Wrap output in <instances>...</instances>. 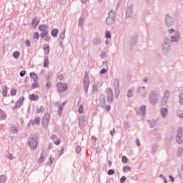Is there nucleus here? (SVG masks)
Returning <instances> with one entry per match:
<instances>
[{
	"label": "nucleus",
	"instance_id": "f257e3e1",
	"mask_svg": "<svg viewBox=\"0 0 183 183\" xmlns=\"http://www.w3.org/2000/svg\"><path fill=\"white\" fill-rule=\"evenodd\" d=\"M28 147H29L31 149H36L38 147V137L35 134H30L28 139Z\"/></svg>",
	"mask_w": 183,
	"mask_h": 183
},
{
	"label": "nucleus",
	"instance_id": "f03ea898",
	"mask_svg": "<svg viewBox=\"0 0 183 183\" xmlns=\"http://www.w3.org/2000/svg\"><path fill=\"white\" fill-rule=\"evenodd\" d=\"M116 15L117 14L114 10H110L108 13V16L106 18V25H114L117 19Z\"/></svg>",
	"mask_w": 183,
	"mask_h": 183
},
{
	"label": "nucleus",
	"instance_id": "7ed1b4c3",
	"mask_svg": "<svg viewBox=\"0 0 183 183\" xmlns=\"http://www.w3.org/2000/svg\"><path fill=\"white\" fill-rule=\"evenodd\" d=\"M83 86L85 94H88V89H89V76L88 71H85L83 79Z\"/></svg>",
	"mask_w": 183,
	"mask_h": 183
},
{
	"label": "nucleus",
	"instance_id": "20e7f679",
	"mask_svg": "<svg viewBox=\"0 0 183 183\" xmlns=\"http://www.w3.org/2000/svg\"><path fill=\"white\" fill-rule=\"evenodd\" d=\"M107 94V102L108 104H112L114 102V92H112V89L107 88L106 89Z\"/></svg>",
	"mask_w": 183,
	"mask_h": 183
},
{
	"label": "nucleus",
	"instance_id": "39448f33",
	"mask_svg": "<svg viewBox=\"0 0 183 183\" xmlns=\"http://www.w3.org/2000/svg\"><path fill=\"white\" fill-rule=\"evenodd\" d=\"M56 86L58 92H65L68 89V84L66 83H57Z\"/></svg>",
	"mask_w": 183,
	"mask_h": 183
},
{
	"label": "nucleus",
	"instance_id": "423d86ee",
	"mask_svg": "<svg viewBox=\"0 0 183 183\" xmlns=\"http://www.w3.org/2000/svg\"><path fill=\"white\" fill-rule=\"evenodd\" d=\"M65 32H66V30L64 29L63 31L59 34L58 42H59V46L60 48H64V39H65Z\"/></svg>",
	"mask_w": 183,
	"mask_h": 183
},
{
	"label": "nucleus",
	"instance_id": "0eeeda50",
	"mask_svg": "<svg viewBox=\"0 0 183 183\" xmlns=\"http://www.w3.org/2000/svg\"><path fill=\"white\" fill-rule=\"evenodd\" d=\"M41 124V118L40 117H36L34 119H30L27 127H29L30 125H39Z\"/></svg>",
	"mask_w": 183,
	"mask_h": 183
},
{
	"label": "nucleus",
	"instance_id": "6e6552de",
	"mask_svg": "<svg viewBox=\"0 0 183 183\" xmlns=\"http://www.w3.org/2000/svg\"><path fill=\"white\" fill-rule=\"evenodd\" d=\"M99 107L100 108H104L106 105V102H105V95L103 94H101L99 97Z\"/></svg>",
	"mask_w": 183,
	"mask_h": 183
},
{
	"label": "nucleus",
	"instance_id": "1a4fd4ad",
	"mask_svg": "<svg viewBox=\"0 0 183 183\" xmlns=\"http://www.w3.org/2000/svg\"><path fill=\"white\" fill-rule=\"evenodd\" d=\"M177 142L178 144H182V142H183V140H182V129H179L177 132Z\"/></svg>",
	"mask_w": 183,
	"mask_h": 183
},
{
	"label": "nucleus",
	"instance_id": "9d476101",
	"mask_svg": "<svg viewBox=\"0 0 183 183\" xmlns=\"http://www.w3.org/2000/svg\"><path fill=\"white\" fill-rule=\"evenodd\" d=\"M138 41V36H132L130 39V46H135Z\"/></svg>",
	"mask_w": 183,
	"mask_h": 183
},
{
	"label": "nucleus",
	"instance_id": "9b49d317",
	"mask_svg": "<svg viewBox=\"0 0 183 183\" xmlns=\"http://www.w3.org/2000/svg\"><path fill=\"white\" fill-rule=\"evenodd\" d=\"M131 15H132V6H129L126 10V18H131Z\"/></svg>",
	"mask_w": 183,
	"mask_h": 183
},
{
	"label": "nucleus",
	"instance_id": "f8f14e48",
	"mask_svg": "<svg viewBox=\"0 0 183 183\" xmlns=\"http://www.w3.org/2000/svg\"><path fill=\"white\" fill-rule=\"evenodd\" d=\"M39 30H40L41 32H46L48 31V26L46 24H41L39 26Z\"/></svg>",
	"mask_w": 183,
	"mask_h": 183
},
{
	"label": "nucleus",
	"instance_id": "ddd939ff",
	"mask_svg": "<svg viewBox=\"0 0 183 183\" xmlns=\"http://www.w3.org/2000/svg\"><path fill=\"white\" fill-rule=\"evenodd\" d=\"M30 78L33 79L34 82H38V74L35 72H31L29 74Z\"/></svg>",
	"mask_w": 183,
	"mask_h": 183
},
{
	"label": "nucleus",
	"instance_id": "4468645a",
	"mask_svg": "<svg viewBox=\"0 0 183 183\" xmlns=\"http://www.w3.org/2000/svg\"><path fill=\"white\" fill-rule=\"evenodd\" d=\"M29 99L30 101H38V99H39V96L35 95V94H31L29 95Z\"/></svg>",
	"mask_w": 183,
	"mask_h": 183
},
{
	"label": "nucleus",
	"instance_id": "2eb2a0df",
	"mask_svg": "<svg viewBox=\"0 0 183 183\" xmlns=\"http://www.w3.org/2000/svg\"><path fill=\"white\" fill-rule=\"evenodd\" d=\"M59 32V29H53L51 31V35L53 38H56L58 36V34Z\"/></svg>",
	"mask_w": 183,
	"mask_h": 183
},
{
	"label": "nucleus",
	"instance_id": "dca6fc26",
	"mask_svg": "<svg viewBox=\"0 0 183 183\" xmlns=\"http://www.w3.org/2000/svg\"><path fill=\"white\" fill-rule=\"evenodd\" d=\"M43 49H44V54H45L46 55L49 54V51H51V49H50V47H49V45H48V44H44V46H43Z\"/></svg>",
	"mask_w": 183,
	"mask_h": 183
},
{
	"label": "nucleus",
	"instance_id": "f3484780",
	"mask_svg": "<svg viewBox=\"0 0 183 183\" xmlns=\"http://www.w3.org/2000/svg\"><path fill=\"white\" fill-rule=\"evenodd\" d=\"M79 127H82L85 124V117L81 116L78 118Z\"/></svg>",
	"mask_w": 183,
	"mask_h": 183
},
{
	"label": "nucleus",
	"instance_id": "a211bd4d",
	"mask_svg": "<svg viewBox=\"0 0 183 183\" xmlns=\"http://www.w3.org/2000/svg\"><path fill=\"white\" fill-rule=\"evenodd\" d=\"M92 91L93 93L97 94L98 92V84L94 83L92 86Z\"/></svg>",
	"mask_w": 183,
	"mask_h": 183
},
{
	"label": "nucleus",
	"instance_id": "6ab92c4d",
	"mask_svg": "<svg viewBox=\"0 0 183 183\" xmlns=\"http://www.w3.org/2000/svg\"><path fill=\"white\" fill-rule=\"evenodd\" d=\"M93 45H99L101 44V38L96 37L92 40Z\"/></svg>",
	"mask_w": 183,
	"mask_h": 183
},
{
	"label": "nucleus",
	"instance_id": "aec40b11",
	"mask_svg": "<svg viewBox=\"0 0 183 183\" xmlns=\"http://www.w3.org/2000/svg\"><path fill=\"white\" fill-rule=\"evenodd\" d=\"M43 66L44 68H48V66H49V60L48 59V56H44V64H43Z\"/></svg>",
	"mask_w": 183,
	"mask_h": 183
},
{
	"label": "nucleus",
	"instance_id": "412c9836",
	"mask_svg": "<svg viewBox=\"0 0 183 183\" xmlns=\"http://www.w3.org/2000/svg\"><path fill=\"white\" fill-rule=\"evenodd\" d=\"M113 85L114 86V89H119V79H114Z\"/></svg>",
	"mask_w": 183,
	"mask_h": 183
},
{
	"label": "nucleus",
	"instance_id": "4be33fe9",
	"mask_svg": "<svg viewBox=\"0 0 183 183\" xmlns=\"http://www.w3.org/2000/svg\"><path fill=\"white\" fill-rule=\"evenodd\" d=\"M31 24H32V26H34V28H36V26H38V25L39 24V21H38V19H36V18H34L32 19Z\"/></svg>",
	"mask_w": 183,
	"mask_h": 183
},
{
	"label": "nucleus",
	"instance_id": "5701e85b",
	"mask_svg": "<svg viewBox=\"0 0 183 183\" xmlns=\"http://www.w3.org/2000/svg\"><path fill=\"white\" fill-rule=\"evenodd\" d=\"M6 181H8L6 176L5 174H1L0 176V183H6Z\"/></svg>",
	"mask_w": 183,
	"mask_h": 183
},
{
	"label": "nucleus",
	"instance_id": "b1692460",
	"mask_svg": "<svg viewBox=\"0 0 183 183\" xmlns=\"http://www.w3.org/2000/svg\"><path fill=\"white\" fill-rule=\"evenodd\" d=\"M7 94H8V86H3V88H2V95H3V97H6Z\"/></svg>",
	"mask_w": 183,
	"mask_h": 183
},
{
	"label": "nucleus",
	"instance_id": "393cba45",
	"mask_svg": "<svg viewBox=\"0 0 183 183\" xmlns=\"http://www.w3.org/2000/svg\"><path fill=\"white\" fill-rule=\"evenodd\" d=\"M0 119L2 121L6 119V114L0 109Z\"/></svg>",
	"mask_w": 183,
	"mask_h": 183
},
{
	"label": "nucleus",
	"instance_id": "a878e982",
	"mask_svg": "<svg viewBox=\"0 0 183 183\" xmlns=\"http://www.w3.org/2000/svg\"><path fill=\"white\" fill-rule=\"evenodd\" d=\"M84 22H85L84 17H80L79 19L78 26L82 27Z\"/></svg>",
	"mask_w": 183,
	"mask_h": 183
},
{
	"label": "nucleus",
	"instance_id": "bb28decb",
	"mask_svg": "<svg viewBox=\"0 0 183 183\" xmlns=\"http://www.w3.org/2000/svg\"><path fill=\"white\" fill-rule=\"evenodd\" d=\"M43 119H45L46 121L49 122L51 121V114H49V113L44 114Z\"/></svg>",
	"mask_w": 183,
	"mask_h": 183
},
{
	"label": "nucleus",
	"instance_id": "cd10ccee",
	"mask_svg": "<svg viewBox=\"0 0 183 183\" xmlns=\"http://www.w3.org/2000/svg\"><path fill=\"white\" fill-rule=\"evenodd\" d=\"M179 38V34H177L176 36H172V42H177Z\"/></svg>",
	"mask_w": 183,
	"mask_h": 183
},
{
	"label": "nucleus",
	"instance_id": "c85d7f7f",
	"mask_svg": "<svg viewBox=\"0 0 183 183\" xmlns=\"http://www.w3.org/2000/svg\"><path fill=\"white\" fill-rule=\"evenodd\" d=\"M161 112L163 117H167V114H168V109L163 108L161 109Z\"/></svg>",
	"mask_w": 183,
	"mask_h": 183
},
{
	"label": "nucleus",
	"instance_id": "c756f323",
	"mask_svg": "<svg viewBox=\"0 0 183 183\" xmlns=\"http://www.w3.org/2000/svg\"><path fill=\"white\" fill-rule=\"evenodd\" d=\"M167 101H168V94L165 93V96L164 97L162 102V105H165L167 104Z\"/></svg>",
	"mask_w": 183,
	"mask_h": 183
},
{
	"label": "nucleus",
	"instance_id": "7c9ffc66",
	"mask_svg": "<svg viewBox=\"0 0 183 183\" xmlns=\"http://www.w3.org/2000/svg\"><path fill=\"white\" fill-rule=\"evenodd\" d=\"M41 124L44 128H46V127H48V124H49V121L45 120L44 119H43Z\"/></svg>",
	"mask_w": 183,
	"mask_h": 183
},
{
	"label": "nucleus",
	"instance_id": "2f4dec72",
	"mask_svg": "<svg viewBox=\"0 0 183 183\" xmlns=\"http://www.w3.org/2000/svg\"><path fill=\"white\" fill-rule=\"evenodd\" d=\"M45 111V109H44V106H40L39 109H36V114H41V112H44Z\"/></svg>",
	"mask_w": 183,
	"mask_h": 183
},
{
	"label": "nucleus",
	"instance_id": "473e14b6",
	"mask_svg": "<svg viewBox=\"0 0 183 183\" xmlns=\"http://www.w3.org/2000/svg\"><path fill=\"white\" fill-rule=\"evenodd\" d=\"M21 104H19V102H16L15 106L12 107L13 111H15V109L21 108Z\"/></svg>",
	"mask_w": 183,
	"mask_h": 183
},
{
	"label": "nucleus",
	"instance_id": "72a5a7b5",
	"mask_svg": "<svg viewBox=\"0 0 183 183\" xmlns=\"http://www.w3.org/2000/svg\"><path fill=\"white\" fill-rule=\"evenodd\" d=\"M11 131L13 132V134H18V128L16 126H12Z\"/></svg>",
	"mask_w": 183,
	"mask_h": 183
},
{
	"label": "nucleus",
	"instance_id": "f704fd0d",
	"mask_svg": "<svg viewBox=\"0 0 183 183\" xmlns=\"http://www.w3.org/2000/svg\"><path fill=\"white\" fill-rule=\"evenodd\" d=\"M44 159H45V158L44 157V154H41L40 156V158L37 161L38 164H42V162H44Z\"/></svg>",
	"mask_w": 183,
	"mask_h": 183
},
{
	"label": "nucleus",
	"instance_id": "c9c22d12",
	"mask_svg": "<svg viewBox=\"0 0 183 183\" xmlns=\"http://www.w3.org/2000/svg\"><path fill=\"white\" fill-rule=\"evenodd\" d=\"M39 33H38V31H35L34 34H33V38L34 39H39Z\"/></svg>",
	"mask_w": 183,
	"mask_h": 183
},
{
	"label": "nucleus",
	"instance_id": "e433bc0d",
	"mask_svg": "<svg viewBox=\"0 0 183 183\" xmlns=\"http://www.w3.org/2000/svg\"><path fill=\"white\" fill-rule=\"evenodd\" d=\"M21 55V53H19V51H14L13 53V56L14 58H15L16 59H17V58H19V56Z\"/></svg>",
	"mask_w": 183,
	"mask_h": 183
},
{
	"label": "nucleus",
	"instance_id": "4c0bfd02",
	"mask_svg": "<svg viewBox=\"0 0 183 183\" xmlns=\"http://www.w3.org/2000/svg\"><path fill=\"white\" fill-rule=\"evenodd\" d=\"M119 97V89H114V97L118 98Z\"/></svg>",
	"mask_w": 183,
	"mask_h": 183
},
{
	"label": "nucleus",
	"instance_id": "58836bf2",
	"mask_svg": "<svg viewBox=\"0 0 183 183\" xmlns=\"http://www.w3.org/2000/svg\"><path fill=\"white\" fill-rule=\"evenodd\" d=\"M122 162L123 164H127V162H128V157L126 156H122Z\"/></svg>",
	"mask_w": 183,
	"mask_h": 183
},
{
	"label": "nucleus",
	"instance_id": "ea45409f",
	"mask_svg": "<svg viewBox=\"0 0 183 183\" xmlns=\"http://www.w3.org/2000/svg\"><path fill=\"white\" fill-rule=\"evenodd\" d=\"M112 35H111V32L109 31H107L106 33H105V38L107 39H109L110 38H112Z\"/></svg>",
	"mask_w": 183,
	"mask_h": 183
},
{
	"label": "nucleus",
	"instance_id": "a19ab883",
	"mask_svg": "<svg viewBox=\"0 0 183 183\" xmlns=\"http://www.w3.org/2000/svg\"><path fill=\"white\" fill-rule=\"evenodd\" d=\"M39 86V84L38 83V81H34V83H33L32 84H31V88L33 89H35V88H38Z\"/></svg>",
	"mask_w": 183,
	"mask_h": 183
},
{
	"label": "nucleus",
	"instance_id": "79ce46f5",
	"mask_svg": "<svg viewBox=\"0 0 183 183\" xmlns=\"http://www.w3.org/2000/svg\"><path fill=\"white\" fill-rule=\"evenodd\" d=\"M48 35V31H43L40 34V37L41 39L45 38Z\"/></svg>",
	"mask_w": 183,
	"mask_h": 183
},
{
	"label": "nucleus",
	"instance_id": "37998d69",
	"mask_svg": "<svg viewBox=\"0 0 183 183\" xmlns=\"http://www.w3.org/2000/svg\"><path fill=\"white\" fill-rule=\"evenodd\" d=\"M127 98H132V89H129L127 91Z\"/></svg>",
	"mask_w": 183,
	"mask_h": 183
},
{
	"label": "nucleus",
	"instance_id": "c03bdc74",
	"mask_svg": "<svg viewBox=\"0 0 183 183\" xmlns=\"http://www.w3.org/2000/svg\"><path fill=\"white\" fill-rule=\"evenodd\" d=\"M78 112L79 114H82V112H84V106L82 104L79 105Z\"/></svg>",
	"mask_w": 183,
	"mask_h": 183
},
{
	"label": "nucleus",
	"instance_id": "a18cd8bd",
	"mask_svg": "<svg viewBox=\"0 0 183 183\" xmlns=\"http://www.w3.org/2000/svg\"><path fill=\"white\" fill-rule=\"evenodd\" d=\"M146 109L147 108L145 107V106H143L140 108V112H142V115H145Z\"/></svg>",
	"mask_w": 183,
	"mask_h": 183
},
{
	"label": "nucleus",
	"instance_id": "49530a36",
	"mask_svg": "<svg viewBox=\"0 0 183 183\" xmlns=\"http://www.w3.org/2000/svg\"><path fill=\"white\" fill-rule=\"evenodd\" d=\"M62 106L59 105V109H58V114L60 115V117L62 115V111H63Z\"/></svg>",
	"mask_w": 183,
	"mask_h": 183
},
{
	"label": "nucleus",
	"instance_id": "de8ad7c7",
	"mask_svg": "<svg viewBox=\"0 0 183 183\" xmlns=\"http://www.w3.org/2000/svg\"><path fill=\"white\" fill-rule=\"evenodd\" d=\"M108 175H114L115 174V170L110 169L107 172Z\"/></svg>",
	"mask_w": 183,
	"mask_h": 183
},
{
	"label": "nucleus",
	"instance_id": "09e8293b",
	"mask_svg": "<svg viewBox=\"0 0 183 183\" xmlns=\"http://www.w3.org/2000/svg\"><path fill=\"white\" fill-rule=\"evenodd\" d=\"M25 74H26V71L25 70H21L19 73V76L21 78H24V76H25Z\"/></svg>",
	"mask_w": 183,
	"mask_h": 183
},
{
	"label": "nucleus",
	"instance_id": "8fccbe9b",
	"mask_svg": "<svg viewBox=\"0 0 183 183\" xmlns=\"http://www.w3.org/2000/svg\"><path fill=\"white\" fill-rule=\"evenodd\" d=\"M24 97H21L16 102L22 105V104H24Z\"/></svg>",
	"mask_w": 183,
	"mask_h": 183
},
{
	"label": "nucleus",
	"instance_id": "3c124183",
	"mask_svg": "<svg viewBox=\"0 0 183 183\" xmlns=\"http://www.w3.org/2000/svg\"><path fill=\"white\" fill-rule=\"evenodd\" d=\"M58 4L60 5H65L66 4V0H57Z\"/></svg>",
	"mask_w": 183,
	"mask_h": 183
},
{
	"label": "nucleus",
	"instance_id": "603ef678",
	"mask_svg": "<svg viewBox=\"0 0 183 183\" xmlns=\"http://www.w3.org/2000/svg\"><path fill=\"white\" fill-rule=\"evenodd\" d=\"M82 148L80 147V146H76V154H79V152H81Z\"/></svg>",
	"mask_w": 183,
	"mask_h": 183
},
{
	"label": "nucleus",
	"instance_id": "864d4df0",
	"mask_svg": "<svg viewBox=\"0 0 183 183\" xmlns=\"http://www.w3.org/2000/svg\"><path fill=\"white\" fill-rule=\"evenodd\" d=\"M125 181H127V177L125 176H122L121 178H120V183H124Z\"/></svg>",
	"mask_w": 183,
	"mask_h": 183
},
{
	"label": "nucleus",
	"instance_id": "5fc2aeb1",
	"mask_svg": "<svg viewBox=\"0 0 183 183\" xmlns=\"http://www.w3.org/2000/svg\"><path fill=\"white\" fill-rule=\"evenodd\" d=\"M182 151H183L182 148H179L177 152L178 157H181L182 155Z\"/></svg>",
	"mask_w": 183,
	"mask_h": 183
},
{
	"label": "nucleus",
	"instance_id": "6e6d98bb",
	"mask_svg": "<svg viewBox=\"0 0 183 183\" xmlns=\"http://www.w3.org/2000/svg\"><path fill=\"white\" fill-rule=\"evenodd\" d=\"M10 93H11V97H15V95H16V90L11 89Z\"/></svg>",
	"mask_w": 183,
	"mask_h": 183
},
{
	"label": "nucleus",
	"instance_id": "4d7b16f0",
	"mask_svg": "<svg viewBox=\"0 0 183 183\" xmlns=\"http://www.w3.org/2000/svg\"><path fill=\"white\" fill-rule=\"evenodd\" d=\"M64 149H65V148L61 147V149L58 151V152L59 154V157H61V155H62V154H64Z\"/></svg>",
	"mask_w": 183,
	"mask_h": 183
},
{
	"label": "nucleus",
	"instance_id": "13d9d810",
	"mask_svg": "<svg viewBox=\"0 0 183 183\" xmlns=\"http://www.w3.org/2000/svg\"><path fill=\"white\" fill-rule=\"evenodd\" d=\"M127 169L131 171V167H129V166H125V167H123L124 172H126Z\"/></svg>",
	"mask_w": 183,
	"mask_h": 183
},
{
	"label": "nucleus",
	"instance_id": "bf43d9fd",
	"mask_svg": "<svg viewBox=\"0 0 183 183\" xmlns=\"http://www.w3.org/2000/svg\"><path fill=\"white\" fill-rule=\"evenodd\" d=\"M53 163H54V158H52V156H50L49 165H52Z\"/></svg>",
	"mask_w": 183,
	"mask_h": 183
},
{
	"label": "nucleus",
	"instance_id": "052dcab7",
	"mask_svg": "<svg viewBox=\"0 0 183 183\" xmlns=\"http://www.w3.org/2000/svg\"><path fill=\"white\" fill-rule=\"evenodd\" d=\"M46 87L47 89H49V88H51V81H46Z\"/></svg>",
	"mask_w": 183,
	"mask_h": 183
},
{
	"label": "nucleus",
	"instance_id": "680f3d73",
	"mask_svg": "<svg viewBox=\"0 0 183 183\" xmlns=\"http://www.w3.org/2000/svg\"><path fill=\"white\" fill-rule=\"evenodd\" d=\"M100 74H107V69L102 68V69H101V71H100Z\"/></svg>",
	"mask_w": 183,
	"mask_h": 183
},
{
	"label": "nucleus",
	"instance_id": "e2e57ef3",
	"mask_svg": "<svg viewBox=\"0 0 183 183\" xmlns=\"http://www.w3.org/2000/svg\"><path fill=\"white\" fill-rule=\"evenodd\" d=\"M105 109H106L107 112H109L111 111V106H109V105L106 106Z\"/></svg>",
	"mask_w": 183,
	"mask_h": 183
},
{
	"label": "nucleus",
	"instance_id": "0e129e2a",
	"mask_svg": "<svg viewBox=\"0 0 183 183\" xmlns=\"http://www.w3.org/2000/svg\"><path fill=\"white\" fill-rule=\"evenodd\" d=\"M25 44L27 46H31V41H29V39H26Z\"/></svg>",
	"mask_w": 183,
	"mask_h": 183
},
{
	"label": "nucleus",
	"instance_id": "69168bd1",
	"mask_svg": "<svg viewBox=\"0 0 183 183\" xmlns=\"http://www.w3.org/2000/svg\"><path fill=\"white\" fill-rule=\"evenodd\" d=\"M100 56H101V58H105V56H107V53H105L104 51H102L100 54Z\"/></svg>",
	"mask_w": 183,
	"mask_h": 183
},
{
	"label": "nucleus",
	"instance_id": "338daca9",
	"mask_svg": "<svg viewBox=\"0 0 183 183\" xmlns=\"http://www.w3.org/2000/svg\"><path fill=\"white\" fill-rule=\"evenodd\" d=\"M110 135L112 137H114V135H115V129L110 130Z\"/></svg>",
	"mask_w": 183,
	"mask_h": 183
},
{
	"label": "nucleus",
	"instance_id": "774afa93",
	"mask_svg": "<svg viewBox=\"0 0 183 183\" xmlns=\"http://www.w3.org/2000/svg\"><path fill=\"white\" fill-rule=\"evenodd\" d=\"M51 40V36H48V34L46 36V38H45V41L46 42H49V41Z\"/></svg>",
	"mask_w": 183,
	"mask_h": 183
}]
</instances>
